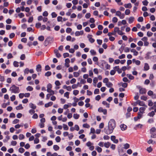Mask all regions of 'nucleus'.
<instances>
[{"label":"nucleus","mask_w":156,"mask_h":156,"mask_svg":"<svg viewBox=\"0 0 156 156\" xmlns=\"http://www.w3.org/2000/svg\"><path fill=\"white\" fill-rule=\"evenodd\" d=\"M83 34V30H81L80 31H77L75 33V35L76 36H79L80 35H82Z\"/></svg>","instance_id":"8"},{"label":"nucleus","mask_w":156,"mask_h":156,"mask_svg":"<svg viewBox=\"0 0 156 156\" xmlns=\"http://www.w3.org/2000/svg\"><path fill=\"white\" fill-rule=\"evenodd\" d=\"M52 87V85L50 83H48L47 86V90H50L51 89Z\"/></svg>","instance_id":"42"},{"label":"nucleus","mask_w":156,"mask_h":156,"mask_svg":"<svg viewBox=\"0 0 156 156\" xmlns=\"http://www.w3.org/2000/svg\"><path fill=\"white\" fill-rule=\"evenodd\" d=\"M69 92H67L64 94V96L66 97L67 98H69Z\"/></svg>","instance_id":"58"},{"label":"nucleus","mask_w":156,"mask_h":156,"mask_svg":"<svg viewBox=\"0 0 156 156\" xmlns=\"http://www.w3.org/2000/svg\"><path fill=\"white\" fill-rule=\"evenodd\" d=\"M55 84L57 86H59L61 85V83L58 80H56L55 82Z\"/></svg>","instance_id":"64"},{"label":"nucleus","mask_w":156,"mask_h":156,"mask_svg":"<svg viewBox=\"0 0 156 156\" xmlns=\"http://www.w3.org/2000/svg\"><path fill=\"white\" fill-rule=\"evenodd\" d=\"M20 120L18 119H15L12 121V123L14 124H16L18 123L19 122Z\"/></svg>","instance_id":"50"},{"label":"nucleus","mask_w":156,"mask_h":156,"mask_svg":"<svg viewBox=\"0 0 156 156\" xmlns=\"http://www.w3.org/2000/svg\"><path fill=\"white\" fill-rule=\"evenodd\" d=\"M124 148L125 149H127L129 148V147L130 145H129L127 143L125 144L124 145Z\"/></svg>","instance_id":"30"},{"label":"nucleus","mask_w":156,"mask_h":156,"mask_svg":"<svg viewBox=\"0 0 156 156\" xmlns=\"http://www.w3.org/2000/svg\"><path fill=\"white\" fill-rule=\"evenodd\" d=\"M25 58L26 57L25 54H23L21 55L20 57V58L22 60H23L25 59Z\"/></svg>","instance_id":"54"},{"label":"nucleus","mask_w":156,"mask_h":156,"mask_svg":"<svg viewBox=\"0 0 156 156\" xmlns=\"http://www.w3.org/2000/svg\"><path fill=\"white\" fill-rule=\"evenodd\" d=\"M144 70L145 71H147L149 69V66L148 64L147 63H145L144 64Z\"/></svg>","instance_id":"14"},{"label":"nucleus","mask_w":156,"mask_h":156,"mask_svg":"<svg viewBox=\"0 0 156 156\" xmlns=\"http://www.w3.org/2000/svg\"><path fill=\"white\" fill-rule=\"evenodd\" d=\"M51 74V73L50 71H48L45 74V76H49Z\"/></svg>","instance_id":"38"},{"label":"nucleus","mask_w":156,"mask_h":156,"mask_svg":"<svg viewBox=\"0 0 156 156\" xmlns=\"http://www.w3.org/2000/svg\"><path fill=\"white\" fill-rule=\"evenodd\" d=\"M110 145L111 143L109 142H106L104 144V146L107 148H108Z\"/></svg>","instance_id":"22"},{"label":"nucleus","mask_w":156,"mask_h":156,"mask_svg":"<svg viewBox=\"0 0 156 156\" xmlns=\"http://www.w3.org/2000/svg\"><path fill=\"white\" fill-rule=\"evenodd\" d=\"M115 126L116 123L115 120L113 119H111L108 124V130L105 132L107 134L112 133Z\"/></svg>","instance_id":"1"},{"label":"nucleus","mask_w":156,"mask_h":156,"mask_svg":"<svg viewBox=\"0 0 156 156\" xmlns=\"http://www.w3.org/2000/svg\"><path fill=\"white\" fill-rule=\"evenodd\" d=\"M127 76L130 80H133L134 78V77L131 74H127Z\"/></svg>","instance_id":"34"},{"label":"nucleus","mask_w":156,"mask_h":156,"mask_svg":"<svg viewBox=\"0 0 156 156\" xmlns=\"http://www.w3.org/2000/svg\"><path fill=\"white\" fill-rule=\"evenodd\" d=\"M71 105H72V104L71 103L69 104V105L65 104L63 106V108H64V109H67L69 107H71Z\"/></svg>","instance_id":"24"},{"label":"nucleus","mask_w":156,"mask_h":156,"mask_svg":"<svg viewBox=\"0 0 156 156\" xmlns=\"http://www.w3.org/2000/svg\"><path fill=\"white\" fill-rule=\"evenodd\" d=\"M63 128L64 129V130H68L69 129V127H68V126L65 124H63Z\"/></svg>","instance_id":"41"},{"label":"nucleus","mask_w":156,"mask_h":156,"mask_svg":"<svg viewBox=\"0 0 156 156\" xmlns=\"http://www.w3.org/2000/svg\"><path fill=\"white\" fill-rule=\"evenodd\" d=\"M137 44L139 46H142L143 45V43L142 41H140L137 43Z\"/></svg>","instance_id":"51"},{"label":"nucleus","mask_w":156,"mask_h":156,"mask_svg":"<svg viewBox=\"0 0 156 156\" xmlns=\"http://www.w3.org/2000/svg\"><path fill=\"white\" fill-rule=\"evenodd\" d=\"M98 111L100 112H103L104 115H106L107 114V110L106 109H103L102 107H100L98 109Z\"/></svg>","instance_id":"4"},{"label":"nucleus","mask_w":156,"mask_h":156,"mask_svg":"<svg viewBox=\"0 0 156 156\" xmlns=\"http://www.w3.org/2000/svg\"><path fill=\"white\" fill-rule=\"evenodd\" d=\"M99 92V90L98 89H96L94 92V94H98Z\"/></svg>","instance_id":"56"},{"label":"nucleus","mask_w":156,"mask_h":156,"mask_svg":"<svg viewBox=\"0 0 156 156\" xmlns=\"http://www.w3.org/2000/svg\"><path fill=\"white\" fill-rule=\"evenodd\" d=\"M36 70L38 72H41V66L40 64L37 65L36 66Z\"/></svg>","instance_id":"9"},{"label":"nucleus","mask_w":156,"mask_h":156,"mask_svg":"<svg viewBox=\"0 0 156 156\" xmlns=\"http://www.w3.org/2000/svg\"><path fill=\"white\" fill-rule=\"evenodd\" d=\"M54 52L56 56L58 58H59L61 57V54L59 53L58 50L57 49H55L54 50Z\"/></svg>","instance_id":"7"},{"label":"nucleus","mask_w":156,"mask_h":156,"mask_svg":"<svg viewBox=\"0 0 156 156\" xmlns=\"http://www.w3.org/2000/svg\"><path fill=\"white\" fill-rule=\"evenodd\" d=\"M23 108V107L22 106V105L21 104H20L19 106L16 107V109L17 110L22 109Z\"/></svg>","instance_id":"29"},{"label":"nucleus","mask_w":156,"mask_h":156,"mask_svg":"<svg viewBox=\"0 0 156 156\" xmlns=\"http://www.w3.org/2000/svg\"><path fill=\"white\" fill-rule=\"evenodd\" d=\"M120 127L121 130L122 131L126 130L127 128V126L124 124H121L120 125Z\"/></svg>","instance_id":"11"},{"label":"nucleus","mask_w":156,"mask_h":156,"mask_svg":"<svg viewBox=\"0 0 156 156\" xmlns=\"http://www.w3.org/2000/svg\"><path fill=\"white\" fill-rule=\"evenodd\" d=\"M38 39L41 41H43L44 39V37L43 36H41L38 37Z\"/></svg>","instance_id":"45"},{"label":"nucleus","mask_w":156,"mask_h":156,"mask_svg":"<svg viewBox=\"0 0 156 156\" xmlns=\"http://www.w3.org/2000/svg\"><path fill=\"white\" fill-rule=\"evenodd\" d=\"M130 51L131 52H133V55L135 56H136L138 54V52L136 51L135 49H132Z\"/></svg>","instance_id":"15"},{"label":"nucleus","mask_w":156,"mask_h":156,"mask_svg":"<svg viewBox=\"0 0 156 156\" xmlns=\"http://www.w3.org/2000/svg\"><path fill=\"white\" fill-rule=\"evenodd\" d=\"M147 107H141L139 108V112L143 114L144 113V111H145L146 108Z\"/></svg>","instance_id":"10"},{"label":"nucleus","mask_w":156,"mask_h":156,"mask_svg":"<svg viewBox=\"0 0 156 156\" xmlns=\"http://www.w3.org/2000/svg\"><path fill=\"white\" fill-rule=\"evenodd\" d=\"M96 149L99 153H101V152L102 151V148L101 147H99V146L96 147Z\"/></svg>","instance_id":"27"},{"label":"nucleus","mask_w":156,"mask_h":156,"mask_svg":"<svg viewBox=\"0 0 156 156\" xmlns=\"http://www.w3.org/2000/svg\"><path fill=\"white\" fill-rule=\"evenodd\" d=\"M13 65L16 67H18L19 66L18 62H17L15 61L13 62Z\"/></svg>","instance_id":"52"},{"label":"nucleus","mask_w":156,"mask_h":156,"mask_svg":"<svg viewBox=\"0 0 156 156\" xmlns=\"http://www.w3.org/2000/svg\"><path fill=\"white\" fill-rule=\"evenodd\" d=\"M136 103L138 104L140 106H144L146 107H147V106L145 105V103L144 102L141 101L140 100H137L136 101Z\"/></svg>","instance_id":"5"},{"label":"nucleus","mask_w":156,"mask_h":156,"mask_svg":"<svg viewBox=\"0 0 156 156\" xmlns=\"http://www.w3.org/2000/svg\"><path fill=\"white\" fill-rule=\"evenodd\" d=\"M91 55H95L96 54V51L94 50H91L90 51Z\"/></svg>","instance_id":"33"},{"label":"nucleus","mask_w":156,"mask_h":156,"mask_svg":"<svg viewBox=\"0 0 156 156\" xmlns=\"http://www.w3.org/2000/svg\"><path fill=\"white\" fill-rule=\"evenodd\" d=\"M155 115V112L154 111H152L151 112L149 113L147 115L150 117H153Z\"/></svg>","instance_id":"19"},{"label":"nucleus","mask_w":156,"mask_h":156,"mask_svg":"<svg viewBox=\"0 0 156 156\" xmlns=\"http://www.w3.org/2000/svg\"><path fill=\"white\" fill-rule=\"evenodd\" d=\"M153 105V103L151 100H149L148 101V105L149 106L151 107Z\"/></svg>","instance_id":"36"},{"label":"nucleus","mask_w":156,"mask_h":156,"mask_svg":"<svg viewBox=\"0 0 156 156\" xmlns=\"http://www.w3.org/2000/svg\"><path fill=\"white\" fill-rule=\"evenodd\" d=\"M134 18L133 17L131 16L128 19V22L129 23H132L134 20Z\"/></svg>","instance_id":"12"},{"label":"nucleus","mask_w":156,"mask_h":156,"mask_svg":"<svg viewBox=\"0 0 156 156\" xmlns=\"http://www.w3.org/2000/svg\"><path fill=\"white\" fill-rule=\"evenodd\" d=\"M133 63H135L137 65H139L140 63V61L138 60H136L135 59H133Z\"/></svg>","instance_id":"17"},{"label":"nucleus","mask_w":156,"mask_h":156,"mask_svg":"<svg viewBox=\"0 0 156 156\" xmlns=\"http://www.w3.org/2000/svg\"><path fill=\"white\" fill-rule=\"evenodd\" d=\"M72 29L69 27L67 28L66 30V31L67 33H70L72 31Z\"/></svg>","instance_id":"63"},{"label":"nucleus","mask_w":156,"mask_h":156,"mask_svg":"<svg viewBox=\"0 0 156 156\" xmlns=\"http://www.w3.org/2000/svg\"><path fill=\"white\" fill-rule=\"evenodd\" d=\"M9 90L12 93H19L20 92L19 88L15 85H13L10 88Z\"/></svg>","instance_id":"2"},{"label":"nucleus","mask_w":156,"mask_h":156,"mask_svg":"<svg viewBox=\"0 0 156 156\" xmlns=\"http://www.w3.org/2000/svg\"><path fill=\"white\" fill-rule=\"evenodd\" d=\"M64 89H66L67 90L70 91L72 90L70 86H67L66 85H64L63 87Z\"/></svg>","instance_id":"16"},{"label":"nucleus","mask_w":156,"mask_h":156,"mask_svg":"<svg viewBox=\"0 0 156 156\" xmlns=\"http://www.w3.org/2000/svg\"><path fill=\"white\" fill-rule=\"evenodd\" d=\"M130 12V10L129 9H127L125 10V14L126 15H129Z\"/></svg>","instance_id":"46"},{"label":"nucleus","mask_w":156,"mask_h":156,"mask_svg":"<svg viewBox=\"0 0 156 156\" xmlns=\"http://www.w3.org/2000/svg\"><path fill=\"white\" fill-rule=\"evenodd\" d=\"M80 75V73L78 72H74L73 73V76L75 77H77Z\"/></svg>","instance_id":"43"},{"label":"nucleus","mask_w":156,"mask_h":156,"mask_svg":"<svg viewBox=\"0 0 156 156\" xmlns=\"http://www.w3.org/2000/svg\"><path fill=\"white\" fill-rule=\"evenodd\" d=\"M139 92L140 94H143L146 93V90L145 89L142 88L140 90Z\"/></svg>","instance_id":"18"},{"label":"nucleus","mask_w":156,"mask_h":156,"mask_svg":"<svg viewBox=\"0 0 156 156\" xmlns=\"http://www.w3.org/2000/svg\"><path fill=\"white\" fill-rule=\"evenodd\" d=\"M80 115L77 114H74L73 115V117L75 119H77L79 117Z\"/></svg>","instance_id":"32"},{"label":"nucleus","mask_w":156,"mask_h":156,"mask_svg":"<svg viewBox=\"0 0 156 156\" xmlns=\"http://www.w3.org/2000/svg\"><path fill=\"white\" fill-rule=\"evenodd\" d=\"M24 138V136L22 134H20L19 135V138L20 140L23 139Z\"/></svg>","instance_id":"49"},{"label":"nucleus","mask_w":156,"mask_h":156,"mask_svg":"<svg viewBox=\"0 0 156 156\" xmlns=\"http://www.w3.org/2000/svg\"><path fill=\"white\" fill-rule=\"evenodd\" d=\"M25 151V150L24 148L22 147H20L19 149V151L20 153H22L24 152Z\"/></svg>","instance_id":"40"},{"label":"nucleus","mask_w":156,"mask_h":156,"mask_svg":"<svg viewBox=\"0 0 156 156\" xmlns=\"http://www.w3.org/2000/svg\"><path fill=\"white\" fill-rule=\"evenodd\" d=\"M111 139L115 144H117L118 143V140L117 139H115V136H112L111 137Z\"/></svg>","instance_id":"6"},{"label":"nucleus","mask_w":156,"mask_h":156,"mask_svg":"<svg viewBox=\"0 0 156 156\" xmlns=\"http://www.w3.org/2000/svg\"><path fill=\"white\" fill-rule=\"evenodd\" d=\"M119 85H121L124 88H126L127 86V83H120L119 84Z\"/></svg>","instance_id":"21"},{"label":"nucleus","mask_w":156,"mask_h":156,"mask_svg":"<svg viewBox=\"0 0 156 156\" xmlns=\"http://www.w3.org/2000/svg\"><path fill=\"white\" fill-rule=\"evenodd\" d=\"M29 105L30 107L33 109H35L36 108V106L32 103H30Z\"/></svg>","instance_id":"26"},{"label":"nucleus","mask_w":156,"mask_h":156,"mask_svg":"<svg viewBox=\"0 0 156 156\" xmlns=\"http://www.w3.org/2000/svg\"><path fill=\"white\" fill-rule=\"evenodd\" d=\"M125 57V54H122L121 55L119 56V58L120 59L124 58Z\"/></svg>","instance_id":"60"},{"label":"nucleus","mask_w":156,"mask_h":156,"mask_svg":"<svg viewBox=\"0 0 156 156\" xmlns=\"http://www.w3.org/2000/svg\"><path fill=\"white\" fill-rule=\"evenodd\" d=\"M53 102H50L45 105V107L46 108L50 106H51L53 104Z\"/></svg>","instance_id":"23"},{"label":"nucleus","mask_w":156,"mask_h":156,"mask_svg":"<svg viewBox=\"0 0 156 156\" xmlns=\"http://www.w3.org/2000/svg\"><path fill=\"white\" fill-rule=\"evenodd\" d=\"M142 3L143 4V5H148V2L146 0H145L144 1L142 2Z\"/></svg>","instance_id":"59"},{"label":"nucleus","mask_w":156,"mask_h":156,"mask_svg":"<svg viewBox=\"0 0 156 156\" xmlns=\"http://www.w3.org/2000/svg\"><path fill=\"white\" fill-rule=\"evenodd\" d=\"M79 91L77 90H75L73 91V94L75 95H76L79 93Z\"/></svg>","instance_id":"61"},{"label":"nucleus","mask_w":156,"mask_h":156,"mask_svg":"<svg viewBox=\"0 0 156 156\" xmlns=\"http://www.w3.org/2000/svg\"><path fill=\"white\" fill-rule=\"evenodd\" d=\"M26 89L28 90L31 91L33 90V88L30 86H29Z\"/></svg>","instance_id":"53"},{"label":"nucleus","mask_w":156,"mask_h":156,"mask_svg":"<svg viewBox=\"0 0 156 156\" xmlns=\"http://www.w3.org/2000/svg\"><path fill=\"white\" fill-rule=\"evenodd\" d=\"M118 20L117 18L116 17H114L112 20L113 22L115 23H116Z\"/></svg>","instance_id":"48"},{"label":"nucleus","mask_w":156,"mask_h":156,"mask_svg":"<svg viewBox=\"0 0 156 156\" xmlns=\"http://www.w3.org/2000/svg\"><path fill=\"white\" fill-rule=\"evenodd\" d=\"M24 72L25 74H28L29 72V69L28 68H26L24 70Z\"/></svg>","instance_id":"39"},{"label":"nucleus","mask_w":156,"mask_h":156,"mask_svg":"<svg viewBox=\"0 0 156 156\" xmlns=\"http://www.w3.org/2000/svg\"><path fill=\"white\" fill-rule=\"evenodd\" d=\"M102 104L105 105L106 106V107L109 108V104L107 103L105 101H104L102 102Z\"/></svg>","instance_id":"25"},{"label":"nucleus","mask_w":156,"mask_h":156,"mask_svg":"<svg viewBox=\"0 0 156 156\" xmlns=\"http://www.w3.org/2000/svg\"><path fill=\"white\" fill-rule=\"evenodd\" d=\"M143 114V113L139 112H138L137 117L139 119H140L142 117Z\"/></svg>","instance_id":"37"},{"label":"nucleus","mask_w":156,"mask_h":156,"mask_svg":"<svg viewBox=\"0 0 156 156\" xmlns=\"http://www.w3.org/2000/svg\"><path fill=\"white\" fill-rule=\"evenodd\" d=\"M116 15L119 16L121 19H123L125 16L124 13H122L121 12L119 11H117L116 12Z\"/></svg>","instance_id":"3"},{"label":"nucleus","mask_w":156,"mask_h":156,"mask_svg":"<svg viewBox=\"0 0 156 156\" xmlns=\"http://www.w3.org/2000/svg\"><path fill=\"white\" fill-rule=\"evenodd\" d=\"M53 149L55 151H57L59 149V147L57 145H54L53 146Z\"/></svg>","instance_id":"35"},{"label":"nucleus","mask_w":156,"mask_h":156,"mask_svg":"<svg viewBox=\"0 0 156 156\" xmlns=\"http://www.w3.org/2000/svg\"><path fill=\"white\" fill-rule=\"evenodd\" d=\"M106 86L108 87H111L113 86V84L111 82H108L106 84Z\"/></svg>","instance_id":"31"},{"label":"nucleus","mask_w":156,"mask_h":156,"mask_svg":"<svg viewBox=\"0 0 156 156\" xmlns=\"http://www.w3.org/2000/svg\"><path fill=\"white\" fill-rule=\"evenodd\" d=\"M103 82L104 83H107L108 82V78H105L103 79Z\"/></svg>","instance_id":"57"},{"label":"nucleus","mask_w":156,"mask_h":156,"mask_svg":"<svg viewBox=\"0 0 156 156\" xmlns=\"http://www.w3.org/2000/svg\"><path fill=\"white\" fill-rule=\"evenodd\" d=\"M63 56L64 58H66L69 56V54L68 53H64L63 54Z\"/></svg>","instance_id":"62"},{"label":"nucleus","mask_w":156,"mask_h":156,"mask_svg":"<svg viewBox=\"0 0 156 156\" xmlns=\"http://www.w3.org/2000/svg\"><path fill=\"white\" fill-rule=\"evenodd\" d=\"M52 38L51 37H48L47 39L44 42V44L45 46L47 45V44H48V41L49 40H52Z\"/></svg>","instance_id":"13"},{"label":"nucleus","mask_w":156,"mask_h":156,"mask_svg":"<svg viewBox=\"0 0 156 156\" xmlns=\"http://www.w3.org/2000/svg\"><path fill=\"white\" fill-rule=\"evenodd\" d=\"M47 91L48 92L50 93L49 94L51 95H53L55 94L54 91L53 90H51V89L50 90H47Z\"/></svg>","instance_id":"28"},{"label":"nucleus","mask_w":156,"mask_h":156,"mask_svg":"<svg viewBox=\"0 0 156 156\" xmlns=\"http://www.w3.org/2000/svg\"><path fill=\"white\" fill-rule=\"evenodd\" d=\"M124 6L126 8H131L132 7V5L130 3L125 4Z\"/></svg>","instance_id":"20"},{"label":"nucleus","mask_w":156,"mask_h":156,"mask_svg":"<svg viewBox=\"0 0 156 156\" xmlns=\"http://www.w3.org/2000/svg\"><path fill=\"white\" fill-rule=\"evenodd\" d=\"M144 19L143 17H140L137 19V21L139 22H142L143 21Z\"/></svg>","instance_id":"47"},{"label":"nucleus","mask_w":156,"mask_h":156,"mask_svg":"<svg viewBox=\"0 0 156 156\" xmlns=\"http://www.w3.org/2000/svg\"><path fill=\"white\" fill-rule=\"evenodd\" d=\"M119 27H115L114 29V33H116L117 32L118 33V32H119Z\"/></svg>","instance_id":"55"},{"label":"nucleus","mask_w":156,"mask_h":156,"mask_svg":"<svg viewBox=\"0 0 156 156\" xmlns=\"http://www.w3.org/2000/svg\"><path fill=\"white\" fill-rule=\"evenodd\" d=\"M55 140L57 142H59L60 141L61 139L59 136H57L56 137Z\"/></svg>","instance_id":"44"}]
</instances>
